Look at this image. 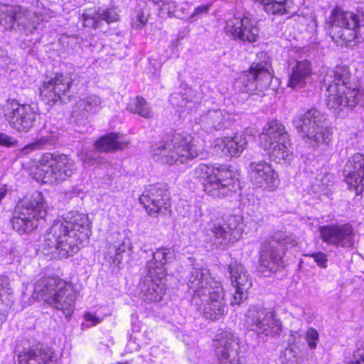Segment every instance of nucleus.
<instances>
[{
  "label": "nucleus",
  "instance_id": "1",
  "mask_svg": "<svg viewBox=\"0 0 364 364\" xmlns=\"http://www.w3.org/2000/svg\"><path fill=\"white\" fill-rule=\"evenodd\" d=\"M90 230V221L87 214L70 211L62 219L53 221L44 235L41 245L45 255L56 254L60 257H68L77 253L87 242Z\"/></svg>",
  "mask_w": 364,
  "mask_h": 364
},
{
  "label": "nucleus",
  "instance_id": "2",
  "mask_svg": "<svg viewBox=\"0 0 364 364\" xmlns=\"http://www.w3.org/2000/svg\"><path fill=\"white\" fill-rule=\"evenodd\" d=\"M186 279L188 287L193 291L191 304L207 319L218 320L226 309L225 294L221 283L211 277L208 269L203 267H191Z\"/></svg>",
  "mask_w": 364,
  "mask_h": 364
},
{
  "label": "nucleus",
  "instance_id": "3",
  "mask_svg": "<svg viewBox=\"0 0 364 364\" xmlns=\"http://www.w3.org/2000/svg\"><path fill=\"white\" fill-rule=\"evenodd\" d=\"M36 298L63 311L65 317L74 312L77 292L72 283L55 277H43L34 286Z\"/></svg>",
  "mask_w": 364,
  "mask_h": 364
},
{
  "label": "nucleus",
  "instance_id": "4",
  "mask_svg": "<svg viewBox=\"0 0 364 364\" xmlns=\"http://www.w3.org/2000/svg\"><path fill=\"white\" fill-rule=\"evenodd\" d=\"M194 141L191 135L174 133L153 147L152 155L161 164H184L199 155Z\"/></svg>",
  "mask_w": 364,
  "mask_h": 364
},
{
  "label": "nucleus",
  "instance_id": "5",
  "mask_svg": "<svg viewBox=\"0 0 364 364\" xmlns=\"http://www.w3.org/2000/svg\"><path fill=\"white\" fill-rule=\"evenodd\" d=\"M194 176L205 178L203 183L204 191L213 198L232 196L239 187L234 172L224 165L213 166L210 169L207 165L200 164L195 168Z\"/></svg>",
  "mask_w": 364,
  "mask_h": 364
},
{
  "label": "nucleus",
  "instance_id": "6",
  "mask_svg": "<svg viewBox=\"0 0 364 364\" xmlns=\"http://www.w3.org/2000/svg\"><path fill=\"white\" fill-rule=\"evenodd\" d=\"M261 147L270 159L278 164L290 161L292 150L289 136L284 126L277 120L269 122L259 136Z\"/></svg>",
  "mask_w": 364,
  "mask_h": 364
},
{
  "label": "nucleus",
  "instance_id": "7",
  "mask_svg": "<svg viewBox=\"0 0 364 364\" xmlns=\"http://www.w3.org/2000/svg\"><path fill=\"white\" fill-rule=\"evenodd\" d=\"M330 33L333 41L341 47L351 46L358 38L357 29L364 24V14L334 8L331 14Z\"/></svg>",
  "mask_w": 364,
  "mask_h": 364
},
{
  "label": "nucleus",
  "instance_id": "8",
  "mask_svg": "<svg viewBox=\"0 0 364 364\" xmlns=\"http://www.w3.org/2000/svg\"><path fill=\"white\" fill-rule=\"evenodd\" d=\"M47 214L41 193L35 192L28 200L21 203L11 220L12 228L20 234H28L38 226V221Z\"/></svg>",
  "mask_w": 364,
  "mask_h": 364
},
{
  "label": "nucleus",
  "instance_id": "9",
  "mask_svg": "<svg viewBox=\"0 0 364 364\" xmlns=\"http://www.w3.org/2000/svg\"><path fill=\"white\" fill-rule=\"evenodd\" d=\"M294 127L306 142L312 145L328 144L331 132L325 115L316 109H311L293 121Z\"/></svg>",
  "mask_w": 364,
  "mask_h": 364
},
{
  "label": "nucleus",
  "instance_id": "10",
  "mask_svg": "<svg viewBox=\"0 0 364 364\" xmlns=\"http://www.w3.org/2000/svg\"><path fill=\"white\" fill-rule=\"evenodd\" d=\"M296 245H297V241L292 235L283 232L274 234L261 246L259 271L262 272L275 271L282 264L284 250Z\"/></svg>",
  "mask_w": 364,
  "mask_h": 364
},
{
  "label": "nucleus",
  "instance_id": "11",
  "mask_svg": "<svg viewBox=\"0 0 364 364\" xmlns=\"http://www.w3.org/2000/svg\"><path fill=\"white\" fill-rule=\"evenodd\" d=\"M39 164L46 182L63 181L76 170L74 161L65 154L45 153L39 159Z\"/></svg>",
  "mask_w": 364,
  "mask_h": 364
},
{
  "label": "nucleus",
  "instance_id": "12",
  "mask_svg": "<svg viewBox=\"0 0 364 364\" xmlns=\"http://www.w3.org/2000/svg\"><path fill=\"white\" fill-rule=\"evenodd\" d=\"M246 323L258 336L274 338L282 331V322L274 311L260 306H252L246 314Z\"/></svg>",
  "mask_w": 364,
  "mask_h": 364
},
{
  "label": "nucleus",
  "instance_id": "13",
  "mask_svg": "<svg viewBox=\"0 0 364 364\" xmlns=\"http://www.w3.org/2000/svg\"><path fill=\"white\" fill-rule=\"evenodd\" d=\"M271 65L267 62L253 63L248 70L243 71L236 80L242 92L253 93L267 90L272 81Z\"/></svg>",
  "mask_w": 364,
  "mask_h": 364
},
{
  "label": "nucleus",
  "instance_id": "14",
  "mask_svg": "<svg viewBox=\"0 0 364 364\" xmlns=\"http://www.w3.org/2000/svg\"><path fill=\"white\" fill-rule=\"evenodd\" d=\"M5 120L10 127L19 132H28L35 124L37 113L28 104L9 100L3 107Z\"/></svg>",
  "mask_w": 364,
  "mask_h": 364
},
{
  "label": "nucleus",
  "instance_id": "15",
  "mask_svg": "<svg viewBox=\"0 0 364 364\" xmlns=\"http://www.w3.org/2000/svg\"><path fill=\"white\" fill-rule=\"evenodd\" d=\"M239 223L235 215H230L225 220L217 218L208 222L205 227V232L210 237V242L216 246H227L238 238Z\"/></svg>",
  "mask_w": 364,
  "mask_h": 364
},
{
  "label": "nucleus",
  "instance_id": "16",
  "mask_svg": "<svg viewBox=\"0 0 364 364\" xmlns=\"http://www.w3.org/2000/svg\"><path fill=\"white\" fill-rule=\"evenodd\" d=\"M139 200L150 215L166 214L170 208L168 189L163 183L147 186Z\"/></svg>",
  "mask_w": 364,
  "mask_h": 364
},
{
  "label": "nucleus",
  "instance_id": "17",
  "mask_svg": "<svg viewBox=\"0 0 364 364\" xmlns=\"http://www.w3.org/2000/svg\"><path fill=\"white\" fill-rule=\"evenodd\" d=\"M71 80L67 75L56 74L55 77L43 82L40 88V95L43 100L48 103L57 101L66 103L71 97Z\"/></svg>",
  "mask_w": 364,
  "mask_h": 364
},
{
  "label": "nucleus",
  "instance_id": "18",
  "mask_svg": "<svg viewBox=\"0 0 364 364\" xmlns=\"http://www.w3.org/2000/svg\"><path fill=\"white\" fill-rule=\"evenodd\" d=\"M322 241L337 247H349L354 244V231L351 225L331 224L319 228Z\"/></svg>",
  "mask_w": 364,
  "mask_h": 364
},
{
  "label": "nucleus",
  "instance_id": "19",
  "mask_svg": "<svg viewBox=\"0 0 364 364\" xmlns=\"http://www.w3.org/2000/svg\"><path fill=\"white\" fill-rule=\"evenodd\" d=\"M256 21L247 15L234 16L226 21V33L235 40L255 42L259 37Z\"/></svg>",
  "mask_w": 364,
  "mask_h": 364
},
{
  "label": "nucleus",
  "instance_id": "20",
  "mask_svg": "<svg viewBox=\"0 0 364 364\" xmlns=\"http://www.w3.org/2000/svg\"><path fill=\"white\" fill-rule=\"evenodd\" d=\"M214 342L220 364H242L239 357V341L234 333L223 331L216 336Z\"/></svg>",
  "mask_w": 364,
  "mask_h": 364
},
{
  "label": "nucleus",
  "instance_id": "21",
  "mask_svg": "<svg viewBox=\"0 0 364 364\" xmlns=\"http://www.w3.org/2000/svg\"><path fill=\"white\" fill-rule=\"evenodd\" d=\"M327 92L326 105L335 114L339 115L345 108L354 107L359 102L358 89L332 85Z\"/></svg>",
  "mask_w": 364,
  "mask_h": 364
},
{
  "label": "nucleus",
  "instance_id": "22",
  "mask_svg": "<svg viewBox=\"0 0 364 364\" xmlns=\"http://www.w3.org/2000/svg\"><path fill=\"white\" fill-rule=\"evenodd\" d=\"M95 151H81L80 159L84 164H94L100 163L99 152H114L122 150L127 146V142L119 139L118 133H109L101 136L95 144Z\"/></svg>",
  "mask_w": 364,
  "mask_h": 364
},
{
  "label": "nucleus",
  "instance_id": "23",
  "mask_svg": "<svg viewBox=\"0 0 364 364\" xmlns=\"http://www.w3.org/2000/svg\"><path fill=\"white\" fill-rule=\"evenodd\" d=\"M138 289L139 296L144 301H159L166 289V277L144 270Z\"/></svg>",
  "mask_w": 364,
  "mask_h": 364
},
{
  "label": "nucleus",
  "instance_id": "24",
  "mask_svg": "<svg viewBox=\"0 0 364 364\" xmlns=\"http://www.w3.org/2000/svg\"><path fill=\"white\" fill-rule=\"evenodd\" d=\"M232 284L235 287V291L230 301L231 305L240 304L248 296V290L252 285V279L247 273L245 267L237 262L228 265Z\"/></svg>",
  "mask_w": 364,
  "mask_h": 364
},
{
  "label": "nucleus",
  "instance_id": "25",
  "mask_svg": "<svg viewBox=\"0 0 364 364\" xmlns=\"http://www.w3.org/2000/svg\"><path fill=\"white\" fill-rule=\"evenodd\" d=\"M250 176L254 184L269 191L274 190L279 183L278 174L264 161L250 164Z\"/></svg>",
  "mask_w": 364,
  "mask_h": 364
},
{
  "label": "nucleus",
  "instance_id": "26",
  "mask_svg": "<svg viewBox=\"0 0 364 364\" xmlns=\"http://www.w3.org/2000/svg\"><path fill=\"white\" fill-rule=\"evenodd\" d=\"M0 24L6 29H18L25 33L30 30L28 15L16 5H0Z\"/></svg>",
  "mask_w": 364,
  "mask_h": 364
},
{
  "label": "nucleus",
  "instance_id": "27",
  "mask_svg": "<svg viewBox=\"0 0 364 364\" xmlns=\"http://www.w3.org/2000/svg\"><path fill=\"white\" fill-rule=\"evenodd\" d=\"M234 121V114L221 109H208L198 119L201 128L208 132L225 129Z\"/></svg>",
  "mask_w": 364,
  "mask_h": 364
},
{
  "label": "nucleus",
  "instance_id": "28",
  "mask_svg": "<svg viewBox=\"0 0 364 364\" xmlns=\"http://www.w3.org/2000/svg\"><path fill=\"white\" fill-rule=\"evenodd\" d=\"M346 183L356 192L364 191V155L356 153L347 161L343 170Z\"/></svg>",
  "mask_w": 364,
  "mask_h": 364
},
{
  "label": "nucleus",
  "instance_id": "29",
  "mask_svg": "<svg viewBox=\"0 0 364 364\" xmlns=\"http://www.w3.org/2000/svg\"><path fill=\"white\" fill-rule=\"evenodd\" d=\"M247 140L243 133H236L232 136L218 138L214 141L213 148L216 152L221 151L229 157H238L247 148Z\"/></svg>",
  "mask_w": 364,
  "mask_h": 364
},
{
  "label": "nucleus",
  "instance_id": "30",
  "mask_svg": "<svg viewBox=\"0 0 364 364\" xmlns=\"http://www.w3.org/2000/svg\"><path fill=\"white\" fill-rule=\"evenodd\" d=\"M290 73L288 86L299 90L304 87L312 74L311 63L307 59L289 63Z\"/></svg>",
  "mask_w": 364,
  "mask_h": 364
},
{
  "label": "nucleus",
  "instance_id": "31",
  "mask_svg": "<svg viewBox=\"0 0 364 364\" xmlns=\"http://www.w3.org/2000/svg\"><path fill=\"white\" fill-rule=\"evenodd\" d=\"M53 352L47 346L28 348L18 355V364H48Z\"/></svg>",
  "mask_w": 364,
  "mask_h": 364
},
{
  "label": "nucleus",
  "instance_id": "32",
  "mask_svg": "<svg viewBox=\"0 0 364 364\" xmlns=\"http://www.w3.org/2000/svg\"><path fill=\"white\" fill-rule=\"evenodd\" d=\"M83 24L86 27L100 28L102 21L107 23L117 20V14L113 9L87 10L82 14Z\"/></svg>",
  "mask_w": 364,
  "mask_h": 364
},
{
  "label": "nucleus",
  "instance_id": "33",
  "mask_svg": "<svg viewBox=\"0 0 364 364\" xmlns=\"http://www.w3.org/2000/svg\"><path fill=\"white\" fill-rule=\"evenodd\" d=\"M173 253L170 248L157 249L152 253V259L147 262L144 270L166 277L164 266L173 256Z\"/></svg>",
  "mask_w": 364,
  "mask_h": 364
},
{
  "label": "nucleus",
  "instance_id": "34",
  "mask_svg": "<svg viewBox=\"0 0 364 364\" xmlns=\"http://www.w3.org/2000/svg\"><path fill=\"white\" fill-rule=\"evenodd\" d=\"M350 73L345 67L337 66L333 69L328 70L325 75L323 82V85L326 87V90L332 85H341L347 86L349 82Z\"/></svg>",
  "mask_w": 364,
  "mask_h": 364
},
{
  "label": "nucleus",
  "instance_id": "35",
  "mask_svg": "<svg viewBox=\"0 0 364 364\" xmlns=\"http://www.w3.org/2000/svg\"><path fill=\"white\" fill-rule=\"evenodd\" d=\"M131 248V243L126 239L109 244L105 252V258L110 264L118 265L122 260L123 254Z\"/></svg>",
  "mask_w": 364,
  "mask_h": 364
},
{
  "label": "nucleus",
  "instance_id": "36",
  "mask_svg": "<svg viewBox=\"0 0 364 364\" xmlns=\"http://www.w3.org/2000/svg\"><path fill=\"white\" fill-rule=\"evenodd\" d=\"M127 109L133 114H138L145 119L153 117L152 109L146 100L140 96L136 97L127 105Z\"/></svg>",
  "mask_w": 364,
  "mask_h": 364
},
{
  "label": "nucleus",
  "instance_id": "37",
  "mask_svg": "<svg viewBox=\"0 0 364 364\" xmlns=\"http://www.w3.org/2000/svg\"><path fill=\"white\" fill-rule=\"evenodd\" d=\"M102 102L99 96L90 95L80 98L77 102V106L87 113H97L102 108Z\"/></svg>",
  "mask_w": 364,
  "mask_h": 364
},
{
  "label": "nucleus",
  "instance_id": "38",
  "mask_svg": "<svg viewBox=\"0 0 364 364\" xmlns=\"http://www.w3.org/2000/svg\"><path fill=\"white\" fill-rule=\"evenodd\" d=\"M8 279L0 277V324L6 318V311L11 305V301L7 297L11 294Z\"/></svg>",
  "mask_w": 364,
  "mask_h": 364
},
{
  "label": "nucleus",
  "instance_id": "39",
  "mask_svg": "<svg viewBox=\"0 0 364 364\" xmlns=\"http://www.w3.org/2000/svg\"><path fill=\"white\" fill-rule=\"evenodd\" d=\"M53 141V137L51 136H42L37 139L35 142L25 146L23 149V151L26 154H28L29 151H33L35 149H41L46 145L52 144Z\"/></svg>",
  "mask_w": 364,
  "mask_h": 364
},
{
  "label": "nucleus",
  "instance_id": "40",
  "mask_svg": "<svg viewBox=\"0 0 364 364\" xmlns=\"http://www.w3.org/2000/svg\"><path fill=\"white\" fill-rule=\"evenodd\" d=\"M176 210L183 218L195 219L196 215H193V213L196 211V207L191 206L185 200H180L178 203Z\"/></svg>",
  "mask_w": 364,
  "mask_h": 364
},
{
  "label": "nucleus",
  "instance_id": "41",
  "mask_svg": "<svg viewBox=\"0 0 364 364\" xmlns=\"http://www.w3.org/2000/svg\"><path fill=\"white\" fill-rule=\"evenodd\" d=\"M149 19V14H146L142 9L135 11V14L132 18V24L135 28H141L146 24Z\"/></svg>",
  "mask_w": 364,
  "mask_h": 364
},
{
  "label": "nucleus",
  "instance_id": "42",
  "mask_svg": "<svg viewBox=\"0 0 364 364\" xmlns=\"http://www.w3.org/2000/svg\"><path fill=\"white\" fill-rule=\"evenodd\" d=\"M305 257H311L317 265L321 268L328 267V255L322 252H316L304 255Z\"/></svg>",
  "mask_w": 364,
  "mask_h": 364
},
{
  "label": "nucleus",
  "instance_id": "43",
  "mask_svg": "<svg viewBox=\"0 0 364 364\" xmlns=\"http://www.w3.org/2000/svg\"><path fill=\"white\" fill-rule=\"evenodd\" d=\"M306 338L309 348L311 349L316 348L317 346V341L318 340V331L314 328H309L306 332Z\"/></svg>",
  "mask_w": 364,
  "mask_h": 364
},
{
  "label": "nucleus",
  "instance_id": "44",
  "mask_svg": "<svg viewBox=\"0 0 364 364\" xmlns=\"http://www.w3.org/2000/svg\"><path fill=\"white\" fill-rule=\"evenodd\" d=\"M18 144L16 139L13 137L9 136L5 133L0 132V145L7 147L16 146Z\"/></svg>",
  "mask_w": 364,
  "mask_h": 364
},
{
  "label": "nucleus",
  "instance_id": "45",
  "mask_svg": "<svg viewBox=\"0 0 364 364\" xmlns=\"http://www.w3.org/2000/svg\"><path fill=\"white\" fill-rule=\"evenodd\" d=\"M353 359L351 364H364V343L354 351Z\"/></svg>",
  "mask_w": 364,
  "mask_h": 364
},
{
  "label": "nucleus",
  "instance_id": "46",
  "mask_svg": "<svg viewBox=\"0 0 364 364\" xmlns=\"http://www.w3.org/2000/svg\"><path fill=\"white\" fill-rule=\"evenodd\" d=\"M210 6L208 4H202L196 7L190 16V19L195 21L199 16L207 14L209 11Z\"/></svg>",
  "mask_w": 364,
  "mask_h": 364
},
{
  "label": "nucleus",
  "instance_id": "47",
  "mask_svg": "<svg viewBox=\"0 0 364 364\" xmlns=\"http://www.w3.org/2000/svg\"><path fill=\"white\" fill-rule=\"evenodd\" d=\"M84 318L86 321L92 322V326H96L101 322V319L91 313H85Z\"/></svg>",
  "mask_w": 364,
  "mask_h": 364
},
{
  "label": "nucleus",
  "instance_id": "48",
  "mask_svg": "<svg viewBox=\"0 0 364 364\" xmlns=\"http://www.w3.org/2000/svg\"><path fill=\"white\" fill-rule=\"evenodd\" d=\"M333 178V176L331 175V174H326L321 179V183L322 185H325L326 186V188L328 186H330L332 185L333 183V181H331V179Z\"/></svg>",
  "mask_w": 364,
  "mask_h": 364
},
{
  "label": "nucleus",
  "instance_id": "49",
  "mask_svg": "<svg viewBox=\"0 0 364 364\" xmlns=\"http://www.w3.org/2000/svg\"><path fill=\"white\" fill-rule=\"evenodd\" d=\"M358 90V97H359V101L360 100V98L362 97H364V88L362 90Z\"/></svg>",
  "mask_w": 364,
  "mask_h": 364
},
{
  "label": "nucleus",
  "instance_id": "50",
  "mask_svg": "<svg viewBox=\"0 0 364 364\" xmlns=\"http://www.w3.org/2000/svg\"><path fill=\"white\" fill-rule=\"evenodd\" d=\"M141 250H142V251H144V252H147V250H146V248H144V249H143V248H141Z\"/></svg>",
  "mask_w": 364,
  "mask_h": 364
},
{
  "label": "nucleus",
  "instance_id": "51",
  "mask_svg": "<svg viewBox=\"0 0 364 364\" xmlns=\"http://www.w3.org/2000/svg\"><path fill=\"white\" fill-rule=\"evenodd\" d=\"M184 105H186V103H183V104L181 105V106H184Z\"/></svg>",
  "mask_w": 364,
  "mask_h": 364
}]
</instances>
